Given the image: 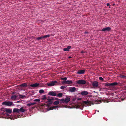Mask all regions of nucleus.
Here are the masks:
<instances>
[{"label":"nucleus","mask_w":126,"mask_h":126,"mask_svg":"<svg viewBox=\"0 0 126 126\" xmlns=\"http://www.w3.org/2000/svg\"><path fill=\"white\" fill-rule=\"evenodd\" d=\"M118 83L116 82H114L113 83L106 82L104 84V85L106 87H113L115 85H117Z\"/></svg>","instance_id":"nucleus-1"},{"label":"nucleus","mask_w":126,"mask_h":126,"mask_svg":"<svg viewBox=\"0 0 126 126\" xmlns=\"http://www.w3.org/2000/svg\"><path fill=\"white\" fill-rule=\"evenodd\" d=\"M2 104L3 105L8 106H11L12 105L13 106L14 105L12 102L9 101L4 102L2 103Z\"/></svg>","instance_id":"nucleus-2"},{"label":"nucleus","mask_w":126,"mask_h":126,"mask_svg":"<svg viewBox=\"0 0 126 126\" xmlns=\"http://www.w3.org/2000/svg\"><path fill=\"white\" fill-rule=\"evenodd\" d=\"M54 97H53L48 96L47 97V100L49 103V104H51L53 103V100H54Z\"/></svg>","instance_id":"nucleus-3"},{"label":"nucleus","mask_w":126,"mask_h":126,"mask_svg":"<svg viewBox=\"0 0 126 126\" xmlns=\"http://www.w3.org/2000/svg\"><path fill=\"white\" fill-rule=\"evenodd\" d=\"M77 84H84L86 83V81L83 79H80L77 81Z\"/></svg>","instance_id":"nucleus-4"},{"label":"nucleus","mask_w":126,"mask_h":126,"mask_svg":"<svg viewBox=\"0 0 126 126\" xmlns=\"http://www.w3.org/2000/svg\"><path fill=\"white\" fill-rule=\"evenodd\" d=\"M76 91V88L74 87H70L69 88L68 91L69 92H74Z\"/></svg>","instance_id":"nucleus-5"},{"label":"nucleus","mask_w":126,"mask_h":126,"mask_svg":"<svg viewBox=\"0 0 126 126\" xmlns=\"http://www.w3.org/2000/svg\"><path fill=\"white\" fill-rule=\"evenodd\" d=\"M57 83V82L56 81H52L50 82L49 83H47V85L48 86H53L56 83Z\"/></svg>","instance_id":"nucleus-6"},{"label":"nucleus","mask_w":126,"mask_h":126,"mask_svg":"<svg viewBox=\"0 0 126 126\" xmlns=\"http://www.w3.org/2000/svg\"><path fill=\"white\" fill-rule=\"evenodd\" d=\"M57 95L56 93L54 92L53 91H50L47 94L48 95L55 96Z\"/></svg>","instance_id":"nucleus-7"},{"label":"nucleus","mask_w":126,"mask_h":126,"mask_svg":"<svg viewBox=\"0 0 126 126\" xmlns=\"http://www.w3.org/2000/svg\"><path fill=\"white\" fill-rule=\"evenodd\" d=\"M111 29V28L110 27H106L103 28L101 30L103 32L109 31Z\"/></svg>","instance_id":"nucleus-8"},{"label":"nucleus","mask_w":126,"mask_h":126,"mask_svg":"<svg viewBox=\"0 0 126 126\" xmlns=\"http://www.w3.org/2000/svg\"><path fill=\"white\" fill-rule=\"evenodd\" d=\"M92 85L94 87H97L98 86V82L96 81H94L93 82Z\"/></svg>","instance_id":"nucleus-9"},{"label":"nucleus","mask_w":126,"mask_h":126,"mask_svg":"<svg viewBox=\"0 0 126 126\" xmlns=\"http://www.w3.org/2000/svg\"><path fill=\"white\" fill-rule=\"evenodd\" d=\"M85 72V70H78L77 74L79 75L82 74L84 73Z\"/></svg>","instance_id":"nucleus-10"},{"label":"nucleus","mask_w":126,"mask_h":126,"mask_svg":"<svg viewBox=\"0 0 126 126\" xmlns=\"http://www.w3.org/2000/svg\"><path fill=\"white\" fill-rule=\"evenodd\" d=\"M39 85V84L38 83H35L34 84L30 85V86L32 87H37Z\"/></svg>","instance_id":"nucleus-11"},{"label":"nucleus","mask_w":126,"mask_h":126,"mask_svg":"<svg viewBox=\"0 0 126 126\" xmlns=\"http://www.w3.org/2000/svg\"><path fill=\"white\" fill-rule=\"evenodd\" d=\"M88 92L86 91H84L81 92V94L82 95H87L88 94Z\"/></svg>","instance_id":"nucleus-12"},{"label":"nucleus","mask_w":126,"mask_h":126,"mask_svg":"<svg viewBox=\"0 0 126 126\" xmlns=\"http://www.w3.org/2000/svg\"><path fill=\"white\" fill-rule=\"evenodd\" d=\"M5 111L7 113H11L12 112V110L10 109L5 108Z\"/></svg>","instance_id":"nucleus-13"},{"label":"nucleus","mask_w":126,"mask_h":126,"mask_svg":"<svg viewBox=\"0 0 126 126\" xmlns=\"http://www.w3.org/2000/svg\"><path fill=\"white\" fill-rule=\"evenodd\" d=\"M71 46H69L67 47V48H64L63 49V50L64 51H68L71 48Z\"/></svg>","instance_id":"nucleus-14"},{"label":"nucleus","mask_w":126,"mask_h":126,"mask_svg":"<svg viewBox=\"0 0 126 126\" xmlns=\"http://www.w3.org/2000/svg\"><path fill=\"white\" fill-rule=\"evenodd\" d=\"M83 103L87 104L88 106H90L91 104V103H90L89 101H84L83 102Z\"/></svg>","instance_id":"nucleus-15"},{"label":"nucleus","mask_w":126,"mask_h":126,"mask_svg":"<svg viewBox=\"0 0 126 126\" xmlns=\"http://www.w3.org/2000/svg\"><path fill=\"white\" fill-rule=\"evenodd\" d=\"M65 103H67L70 101V98L66 97L65 99Z\"/></svg>","instance_id":"nucleus-16"},{"label":"nucleus","mask_w":126,"mask_h":126,"mask_svg":"<svg viewBox=\"0 0 126 126\" xmlns=\"http://www.w3.org/2000/svg\"><path fill=\"white\" fill-rule=\"evenodd\" d=\"M36 103L35 102H33L32 103H30L27 104V106L28 107H30L31 106L36 104Z\"/></svg>","instance_id":"nucleus-17"},{"label":"nucleus","mask_w":126,"mask_h":126,"mask_svg":"<svg viewBox=\"0 0 126 126\" xmlns=\"http://www.w3.org/2000/svg\"><path fill=\"white\" fill-rule=\"evenodd\" d=\"M13 111L14 112H16L19 113L20 112L19 110L17 108H14L13 109Z\"/></svg>","instance_id":"nucleus-18"},{"label":"nucleus","mask_w":126,"mask_h":126,"mask_svg":"<svg viewBox=\"0 0 126 126\" xmlns=\"http://www.w3.org/2000/svg\"><path fill=\"white\" fill-rule=\"evenodd\" d=\"M27 86V84L26 83H23L20 85V86L21 87H26Z\"/></svg>","instance_id":"nucleus-19"},{"label":"nucleus","mask_w":126,"mask_h":126,"mask_svg":"<svg viewBox=\"0 0 126 126\" xmlns=\"http://www.w3.org/2000/svg\"><path fill=\"white\" fill-rule=\"evenodd\" d=\"M60 103V101L59 100H57L54 102L53 103L54 105H56Z\"/></svg>","instance_id":"nucleus-20"},{"label":"nucleus","mask_w":126,"mask_h":126,"mask_svg":"<svg viewBox=\"0 0 126 126\" xmlns=\"http://www.w3.org/2000/svg\"><path fill=\"white\" fill-rule=\"evenodd\" d=\"M65 82L66 84H70L72 83V82L71 81L69 80L65 81Z\"/></svg>","instance_id":"nucleus-21"},{"label":"nucleus","mask_w":126,"mask_h":126,"mask_svg":"<svg viewBox=\"0 0 126 126\" xmlns=\"http://www.w3.org/2000/svg\"><path fill=\"white\" fill-rule=\"evenodd\" d=\"M19 110V111L21 112H23L25 111V110L22 107Z\"/></svg>","instance_id":"nucleus-22"},{"label":"nucleus","mask_w":126,"mask_h":126,"mask_svg":"<svg viewBox=\"0 0 126 126\" xmlns=\"http://www.w3.org/2000/svg\"><path fill=\"white\" fill-rule=\"evenodd\" d=\"M57 107V106H54L51 107L49 108L50 110H53V109H56L57 108L56 107Z\"/></svg>","instance_id":"nucleus-23"},{"label":"nucleus","mask_w":126,"mask_h":126,"mask_svg":"<svg viewBox=\"0 0 126 126\" xmlns=\"http://www.w3.org/2000/svg\"><path fill=\"white\" fill-rule=\"evenodd\" d=\"M47 98V97H46V95H44L42 96L41 97V99L43 100L46 99Z\"/></svg>","instance_id":"nucleus-24"},{"label":"nucleus","mask_w":126,"mask_h":126,"mask_svg":"<svg viewBox=\"0 0 126 126\" xmlns=\"http://www.w3.org/2000/svg\"><path fill=\"white\" fill-rule=\"evenodd\" d=\"M17 98V96L16 95H13L11 96V99H13L14 100H15Z\"/></svg>","instance_id":"nucleus-25"},{"label":"nucleus","mask_w":126,"mask_h":126,"mask_svg":"<svg viewBox=\"0 0 126 126\" xmlns=\"http://www.w3.org/2000/svg\"><path fill=\"white\" fill-rule=\"evenodd\" d=\"M63 95V94L62 93H60L57 94V96L59 97H61Z\"/></svg>","instance_id":"nucleus-26"},{"label":"nucleus","mask_w":126,"mask_h":126,"mask_svg":"<svg viewBox=\"0 0 126 126\" xmlns=\"http://www.w3.org/2000/svg\"><path fill=\"white\" fill-rule=\"evenodd\" d=\"M19 96L20 98H21L22 99L24 98L25 97H26L25 95L22 94H19Z\"/></svg>","instance_id":"nucleus-27"},{"label":"nucleus","mask_w":126,"mask_h":126,"mask_svg":"<svg viewBox=\"0 0 126 126\" xmlns=\"http://www.w3.org/2000/svg\"><path fill=\"white\" fill-rule=\"evenodd\" d=\"M43 38V36L41 37H37L36 38V39L38 40H40L42 39Z\"/></svg>","instance_id":"nucleus-28"},{"label":"nucleus","mask_w":126,"mask_h":126,"mask_svg":"<svg viewBox=\"0 0 126 126\" xmlns=\"http://www.w3.org/2000/svg\"><path fill=\"white\" fill-rule=\"evenodd\" d=\"M50 35L48 34L47 35H46L44 36H43V38H46L47 37H50Z\"/></svg>","instance_id":"nucleus-29"},{"label":"nucleus","mask_w":126,"mask_h":126,"mask_svg":"<svg viewBox=\"0 0 126 126\" xmlns=\"http://www.w3.org/2000/svg\"><path fill=\"white\" fill-rule=\"evenodd\" d=\"M65 99L62 98L60 100L61 101V104L62 103H65Z\"/></svg>","instance_id":"nucleus-30"},{"label":"nucleus","mask_w":126,"mask_h":126,"mask_svg":"<svg viewBox=\"0 0 126 126\" xmlns=\"http://www.w3.org/2000/svg\"><path fill=\"white\" fill-rule=\"evenodd\" d=\"M44 91L43 90L41 89L39 90V92L40 94H42L44 92Z\"/></svg>","instance_id":"nucleus-31"},{"label":"nucleus","mask_w":126,"mask_h":126,"mask_svg":"<svg viewBox=\"0 0 126 126\" xmlns=\"http://www.w3.org/2000/svg\"><path fill=\"white\" fill-rule=\"evenodd\" d=\"M120 77L121 78H123V79H126V76H124L123 75H121Z\"/></svg>","instance_id":"nucleus-32"},{"label":"nucleus","mask_w":126,"mask_h":126,"mask_svg":"<svg viewBox=\"0 0 126 126\" xmlns=\"http://www.w3.org/2000/svg\"><path fill=\"white\" fill-rule=\"evenodd\" d=\"M34 101H35V102H39L40 101V100L39 99H34Z\"/></svg>","instance_id":"nucleus-33"},{"label":"nucleus","mask_w":126,"mask_h":126,"mask_svg":"<svg viewBox=\"0 0 126 126\" xmlns=\"http://www.w3.org/2000/svg\"><path fill=\"white\" fill-rule=\"evenodd\" d=\"M66 88L65 86H63L60 87V88L61 89H63Z\"/></svg>","instance_id":"nucleus-34"},{"label":"nucleus","mask_w":126,"mask_h":126,"mask_svg":"<svg viewBox=\"0 0 126 126\" xmlns=\"http://www.w3.org/2000/svg\"><path fill=\"white\" fill-rule=\"evenodd\" d=\"M67 78L66 77H64L62 78H61V79L63 80H64V81H66V80L67 79Z\"/></svg>","instance_id":"nucleus-35"},{"label":"nucleus","mask_w":126,"mask_h":126,"mask_svg":"<svg viewBox=\"0 0 126 126\" xmlns=\"http://www.w3.org/2000/svg\"><path fill=\"white\" fill-rule=\"evenodd\" d=\"M0 110L1 111H3L4 112V110H5V109L4 108H2L0 109Z\"/></svg>","instance_id":"nucleus-36"},{"label":"nucleus","mask_w":126,"mask_h":126,"mask_svg":"<svg viewBox=\"0 0 126 126\" xmlns=\"http://www.w3.org/2000/svg\"><path fill=\"white\" fill-rule=\"evenodd\" d=\"M99 79L100 80L103 81L104 80L101 77H100Z\"/></svg>","instance_id":"nucleus-37"},{"label":"nucleus","mask_w":126,"mask_h":126,"mask_svg":"<svg viewBox=\"0 0 126 126\" xmlns=\"http://www.w3.org/2000/svg\"><path fill=\"white\" fill-rule=\"evenodd\" d=\"M102 100H98V102L99 103H100L101 102Z\"/></svg>","instance_id":"nucleus-38"},{"label":"nucleus","mask_w":126,"mask_h":126,"mask_svg":"<svg viewBox=\"0 0 126 126\" xmlns=\"http://www.w3.org/2000/svg\"><path fill=\"white\" fill-rule=\"evenodd\" d=\"M54 100H59V99H58V98H55L54 97Z\"/></svg>","instance_id":"nucleus-39"},{"label":"nucleus","mask_w":126,"mask_h":126,"mask_svg":"<svg viewBox=\"0 0 126 126\" xmlns=\"http://www.w3.org/2000/svg\"><path fill=\"white\" fill-rule=\"evenodd\" d=\"M62 84H64V83L66 84L65 81H63L62 82Z\"/></svg>","instance_id":"nucleus-40"},{"label":"nucleus","mask_w":126,"mask_h":126,"mask_svg":"<svg viewBox=\"0 0 126 126\" xmlns=\"http://www.w3.org/2000/svg\"><path fill=\"white\" fill-rule=\"evenodd\" d=\"M57 106V107H56L57 108H60L61 107V106L60 105H57V106Z\"/></svg>","instance_id":"nucleus-41"},{"label":"nucleus","mask_w":126,"mask_h":126,"mask_svg":"<svg viewBox=\"0 0 126 126\" xmlns=\"http://www.w3.org/2000/svg\"><path fill=\"white\" fill-rule=\"evenodd\" d=\"M107 6H108L110 5V4L109 3H107Z\"/></svg>","instance_id":"nucleus-42"},{"label":"nucleus","mask_w":126,"mask_h":126,"mask_svg":"<svg viewBox=\"0 0 126 126\" xmlns=\"http://www.w3.org/2000/svg\"><path fill=\"white\" fill-rule=\"evenodd\" d=\"M35 108V107H32V109H34Z\"/></svg>","instance_id":"nucleus-43"},{"label":"nucleus","mask_w":126,"mask_h":126,"mask_svg":"<svg viewBox=\"0 0 126 126\" xmlns=\"http://www.w3.org/2000/svg\"><path fill=\"white\" fill-rule=\"evenodd\" d=\"M88 33V32H84V33H85V34H86L87 33Z\"/></svg>","instance_id":"nucleus-44"},{"label":"nucleus","mask_w":126,"mask_h":126,"mask_svg":"<svg viewBox=\"0 0 126 126\" xmlns=\"http://www.w3.org/2000/svg\"><path fill=\"white\" fill-rule=\"evenodd\" d=\"M81 53H84V52L83 51H82L81 52Z\"/></svg>","instance_id":"nucleus-45"},{"label":"nucleus","mask_w":126,"mask_h":126,"mask_svg":"<svg viewBox=\"0 0 126 126\" xmlns=\"http://www.w3.org/2000/svg\"><path fill=\"white\" fill-rule=\"evenodd\" d=\"M72 58V57H70V56H69V57H68V58Z\"/></svg>","instance_id":"nucleus-46"},{"label":"nucleus","mask_w":126,"mask_h":126,"mask_svg":"<svg viewBox=\"0 0 126 126\" xmlns=\"http://www.w3.org/2000/svg\"><path fill=\"white\" fill-rule=\"evenodd\" d=\"M13 94H15V93L14 92H13Z\"/></svg>","instance_id":"nucleus-47"},{"label":"nucleus","mask_w":126,"mask_h":126,"mask_svg":"<svg viewBox=\"0 0 126 126\" xmlns=\"http://www.w3.org/2000/svg\"><path fill=\"white\" fill-rule=\"evenodd\" d=\"M19 102V101H17V103H18V102Z\"/></svg>","instance_id":"nucleus-48"},{"label":"nucleus","mask_w":126,"mask_h":126,"mask_svg":"<svg viewBox=\"0 0 126 126\" xmlns=\"http://www.w3.org/2000/svg\"><path fill=\"white\" fill-rule=\"evenodd\" d=\"M113 5H114V4H113Z\"/></svg>","instance_id":"nucleus-49"},{"label":"nucleus","mask_w":126,"mask_h":126,"mask_svg":"<svg viewBox=\"0 0 126 126\" xmlns=\"http://www.w3.org/2000/svg\"><path fill=\"white\" fill-rule=\"evenodd\" d=\"M98 112H99V110H98Z\"/></svg>","instance_id":"nucleus-50"}]
</instances>
